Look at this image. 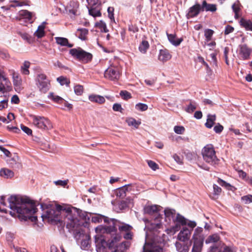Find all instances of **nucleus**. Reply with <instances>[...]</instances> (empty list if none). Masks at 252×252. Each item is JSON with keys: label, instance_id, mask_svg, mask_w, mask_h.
<instances>
[{"label": "nucleus", "instance_id": "nucleus-56", "mask_svg": "<svg viewBox=\"0 0 252 252\" xmlns=\"http://www.w3.org/2000/svg\"><path fill=\"white\" fill-rule=\"evenodd\" d=\"M229 52L228 47H225L223 51V57L225 59V62L227 65H229V61L228 59V54Z\"/></svg>", "mask_w": 252, "mask_h": 252}, {"label": "nucleus", "instance_id": "nucleus-24", "mask_svg": "<svg viewBox=\"0 0 252 252\" xmlns=\"http://www.w3.org/2000/svg\"><path fill=\"white\" fill-rule=\"evenodd\" d=\"M32 13L27 10H22L19 12V20L25 19L27 21L32 22Z\"/></svg>", "mask_w": 252, "mask_h": 252}, {"label": "nucleus", "instance_id": "nucleus-54", "mask_svg": "<svg viewBox=\"0 0 252 252\" xmlns=\"http://www.w3.org/2000/svg\"><path fill=\"white\" fill-rule=\"evenodd\" d=\"M120 94L125 99H128L131 97L130 94L126 91H122Z\"/></svg>", "mask_w": 252, "mask_h": 252}, {"label": "nucleus", "instance_id": "nucleus-33", "mask_svg": "<svg viewBox=\"0 0 252 252\" xmlns=\"http://www.w3.org/2000/svg\"><path fill=\"white\" fill-rule=\"evenodd\" d=\"M216 120V117L215 115L208 114L207 116V122L205 123V126L207 128H211Z\"/></svg>", "mask_w": 252, "mask_h": 252}, {"label": "nucleus", "instance_id": "nucleus-51", "mask_svg": "<svg viewBox=\"0 0 252 252\" xmlns=\"http://www.w3.org/2000/svg\"><path fill=\"white\" fill-rule=\"evenodd\" d=\"M68 180H58L55 181L54 182V183L56 186H60L62 187H64L68 183Z\"/></svg>", "mask_w": 252, "mask_h": 252}, {"label": "nucleus", "instance_id": "nucleus-29", "mask_svg": "<svg viewBox=\"0 0 252 252\" xmlns=\"http://www.w3.org/2000/svg\"><path fill=\"white\" fill-rule=\"evenodd\" d=\"M202 11L204 10L206 11L214 12L217 10L216 5L214 4H208L205 0L202 2V4L201 5Z\"/></svg>", "mask_w": 252, "mask_h": 252}, {"label": "nucleus", "instance_id": "nucleus-61", "mask_svg": "<svg viewBox=\"0 0 252 252\" xmlns=\"http://www.w3.org/2000/svg\"><path fill=\"white\" fill-rule=\"evenodd\" d=\"M87 1L89 5V7L94 6L96 5L100 4L98 2V0H87Z\"/></svg>", "mask_w": 252, "mask_h": 252}, {"label": "nucleus", "instance_id": "nucleus-59", "mask_svg": "<svg viewBox=\"0 0 252 252\" xmlns=\"http://www.w3.org/2000/svg\"><path fill=\"white\" fill-rule=\"evenodd\" d=\"M223 129V127L222 126L220 125V124H218L216 126H215L214 127V130L215 132L217 133H220Z\"/></svg>", "mask_w": 252, "mask_h": 252}, {"label": "nucleus", "instance_id": "nucleus-41", "mask_svg": "<svg viewBox=\"0 0 252 252\" xmlns=\"http://www.w3.org/2000/svg\"><path fill=\"white\" fill-rule=\"evenodd\" d=\"M220 240V236L217 234L210 236L206 240V243H216Z\"/></svg>", "mask_w": 252, "mask_h": 252}, {"label": "nucleus", "instance_id": "nucleus-35", "mask_svg": "<svg viewBox=\"0 0 252 252\" xmlns=\"http://www.w3.org/2000/svg\"><path fill=\"white\" fill-rule=\"evenodd\" d=\"M164 212L166 221L167 219H168L170 221L171 218H174L176 213L175 210L170 209H165L164 211Z\"/></svg>", "mask_w": 252, "mask_h": 252}, {"label": "nucleus", "instance_id": "nucleus-27", "mask_svg": "<svg viewBox=\"0 0 252 252\" xmlns=\"http://www.w3.org/2000/svg\"><path fill=\"white\" fill-rule=\"evenodd\" d=\"M160 206L158 205H148L146 206L144 208V213L152 215L155 213H157V212L158 211Z\"/></svg>", "mask_w": 252, "mask_h": 252}, {"label": "nucleus", "instance_id": "nucleus-20", "mask_svg": "<svg viewBox=\"0 0 252 252\" xmlns=\"http://www.w3.org/2000/svg\"><path fill=\"white\" fill-rule=\"evenodd\" d=\"M166 35L169 41L174 46H179L183 41L182 38H177L176 35L174 34H169L168 32H166Z\"/></svg>", "mask_w": 252, "mask_h": 252}, {"label": "nucleus", "instance_id": "nucleus-10", "mask_svg": "<svg viewBox=\"0 0 252 252\" xmlns=\"http://www.w3.org/2000/svg\"><path fill=\"white\" fill-rule=\"evenodd\" d=\"M120 76V69L117 66L111 65L104 72V77L111 81L118 80Z\"/></svg>", "mask_w": 252, "mask_h": 252}, {"label": "nucleus", "instance_id": "nucleus-13", "mask_svg": "<svg viewBox=\"0 0 252 252\" xmlns=\"http://www.w3.org/2000/svg\"><path fill=\"white\" fill-rule=\"evenodd\" d=\"M201 5L199 3H196L192 6L190 7L187 14L188 19L196 17L200 11H202Z\"/></svg>", "mask_w": 252, "mask_h": 252}, {"label": "nucleus", "instance_id": "nucleus-8", "mask_svg": "<svg viewBox=\"0 0 252 252\" xmlns=\"http://www.w3.org/2000/svg\"><path fill=\"white\" fill-rule=\"evenodd\" d=\"M69 53L74 58L83 63L90 62L93 57L91 53L85 51L80 48L71 49L69 51Z\"/></svg>", "mask_w": 252, "mask_h": 252}, {"label": "nucleus", "instance_id": "nucleus-46", "mask_svg": "<svg viewBox=\"0 0 252 252\" xmlns=\"http://www.w3.org/2000/svg\"><path fill=\"white\" fill-rule=\"evenodd\" d=\"M203 244L193 243L192 252H201Z\"/></svg>", "mask_w": 252, "mask_h": 252}, {"label": "nucleus", "instance_id": "nucleus-39", "mask_svg": "<svg viewBox=\"0 0 252 252\" xmlns=\"http://www.w3.org/2000/svg\"><path fill=\"white\" fill-rule=\"evenodd\" d=\"M149 47V44L148 41L143 40L140 43L139 46V50L142 53H145Z\"/></svg>", "mask_w": 252, "mask_h": 252}, {"label": "nucleus", "instance_id": "nucleus-23", "mask_svg": "<svg viewBox=\"0 0 252 252\" xmlns=\"http://www.w3.org/2000/svg\"><path fill=\"white\" fill-rule=\"evenodd\" d=\"M171 58V55L167 50H160L158 55V59L162 62H166L169 60Z\"/></svg>", "mask_w": 252, "mask_h": 252}, {"label": "nucleus", "instance_id": "nucleus-22", "mask_svg": "<svg viewBox=\"0 0 252 252\" xmlns=\"http://www.w3.org/2000/svg\"><path fill=\"white\" fill-rule=\"evenodd\" d=\"M88 8L90 15L94 17L101 16L100 4L96 5L94 6H90Z\"/></svg>", "mask_w": 252, "mask_h": 252}, {"label": "nucleus", "instance_id": "nucleus-37", "mask_svg": "<svg viewBox=\"0 0 252 252\" xmlns=\"http://www.w3.org/2000/svg\"><path fill=\"white\" fill-rule=\"evenodd\" d=\"M0 81H3L5 85L8 86L10 84L8 78L6 76V73L1 68H0Z\"/></svg>", "mask_w": 252, "mask_h": 252}, {"label": "nucleus", "instance_id": "nucleus-48", "mask_svg": "<svg viewBox=\"0 0 252 252\" xmlns=\"http://www.w3.org/2000/svg\"><path fill=\"white\" fill-rule=\"evenodd\" d=\"M174 132L178 134H182L185 131V128L183 126H176L174 127Z\"/></svg>", "mask_w": 252, "mask_h": 252}, {"label": "nucleus", "instance_id": "nucleus-36", "mask_svg": "<svg viewBox=\"0 0 252 252\" xmlns=\"http://www.w3.org/2000/svg\"><path fill=\"white\" fill-rule=\"evenodd\" d=\"M31 63L29 61H25L21 67V71L23 74L29 75L30 71L29 68L30 66Z\"/></svg>", "mask_w": 252, "mask_h": 252}, {"label": "nucleus", "instance_id": "nucleus-5", "mask_svg": "<svg viewBox=\"0 0 252 252\" xmlns=\"http://www.w3.org/2000/svg\"><path fill=\"white\" fill-rule=\"evenodd\" d=\"M64 206L57 205L55 207H48L41 216L43 221L51 223L57 224L62 221V215Z\"/></svg>", "mask_w": 252, "mask_h": 252}, {"label": "nucleus", "instance_id": "nucleus-45", "mask_svg": "<svg viewBox=\"0 0 252 252\" xmlns=\"http://www.w3.org/2000/svg\"><path fill=\"white\" fill-rule=\"evenodd\" d=\"M74 91L76 95H80L83 93L84 88L82 85H76L74 87Z\"/></svg>", "mask_w": 252, "mask_h": 252}, {"label": "nucleus", "instance_id": "nucleus-62", "mask_svg": "<svg viewBox=\"0 0 252 252\" xmlns=\"http://www.w3.org/2000/svg\"><path fill=\"white\" fill-rule=\"evenodd\" d=\"M173 158L177 163H178L179 164H182V158L180 157H179L176 154H175L173 156Z\"/></svg>", "mask_w": 252, "mask_h": 252}, {"label": "nucleus", "instance_id": "nucleus-64", "mask_svg": "<svg viewBox=\"0 0 252 252\" xmlns=\"http://www.w3.org/2000/svg\"><path fill=\"white\" fill-rule=\"evenodd\" d=\"M11 101L12 103L14 104H18L20 101L19 97L17 95H13L11 98Z\"/></svg>", "mask_w": 252, "mask_h": 252}, {"label": "nucleus", "instance_id": "nucleus-49", "mask_svg": "<svg viewBox=\"0 0 252 252\" xmlns=\"http://www.w3.org/2000/svg\"><path fill=\"white\" fill-rule=\"evenodd\" d=\"M136 109L141 111H144L148 109V105L144 103H139L135 105Z\"/></svg>", "mask_w": 252, "mask_h": 252}, {"label": "nucleus", "instance_id": "nucleus-3", "mask_svg": "<svg viewBox=\"0 0 252 252\" xmlns=\"http://www.w3.org/2000/svg\"><path fill=\"white\" fill-rule=\"evenodd\" d=\"M79 213L80 211L77 208L64 206L62 214L63 218H62V221H61L66 224V228L70 232H73L74 237L77 240L84 236L83 230L81 226L82 222L80 220Z\"/></svg>", "mask_w": 252, "mask_h": 252}, {"label": "nucleus", "instance_id": "nucleus-31", "mask_svg": "<svg viewBox=\"0 0 252 252\" xmlns=\"http://www.w3.org/2000/svg\"><path fill=\"white\" fill-rule=\"evenodd\" d=\"M88 34V30L85 28L78 29L76 32V35L82 40L86 39Z\"/></svg>", "mask_w": 252, "mask_h": 252}, {"label": "nucleus", "instance_id": "nucleus-57", "mask_svg": "<svg viewBox=\"0 0 252 252\" xmlns=\"http://www.w3.org/2000/svg\"><path fill=\"white\" fill-rule=\"evenodd\" d=\"M21 128L22 130L26 133H27L28 135H30L32 134V129L29 128L28 127L24 125H21Z\"/></svg>", "mask_w": 252, "mask_h": 252}, {"label": "nucleus", "instance_id": "nucleus-16", "mask_svg": "<svg viewBox=\"0 0 252 252\" xmlns=\"http://www.w3.org/2000/svg\"><path fill=\"white\" fill-rule=\"evenodd\" d=\"M12 78L13 84L15 87V89L17 92L21 91L22 88L21 85L22 83V79L17 72H16L14 70H12Z\"/></svg>", "mask_w": 252, "mask_h": 252}, {"label": "nucleus", "instance_id": "nucleus-63", "mask_svg": "<svg viewBox=\"0 0 252 252\" xmlns=\"http://www.w3.org/2000/svg\"><path fill=\"white\" fill-rule=\"evenodd\" d=\"M113 109L115 111H121L122 108L121 104L115 103L113 106Z\"/></svg>", "mask_w": 252, "mask_h": 252}, {"label": "nucleus", "instance_id": "nucleus-43", "mask_svg": "<svg viewBox=\"0 0 252 252\" xmlns=\"http://www.w3.org/2000/svg\"><path fill=\"white\" fill-rule=\"evenodd\" d=\"M58 82L60 83L61 85H66V86H68L70 84V80L67 79L66 77H64L63 76H60L57 79Z\"/></svg>", "mask_w": 252, "mask_h": 252}, {"label": "nucleus", "instance_id": "nucleus-19", "mask_svg": "<svg viewBox=\"0 0 252 252\" xmlns=\"http://www.w3.org/2000/svg\"><path fill=\"white\" fill-rule=\"evenodd\" d=\"M79 6V4L78 1L73 0L70 1L67 5V8L69 12L70 13H72L74 15H77Z\"/></svg>", "mask_w": 252, "mask_h": 252}, {"label": "nucleus", "instance_id": "nucleus-18", "mask_svg": "<svg viewBox=\"0 0 252 252\" xmlns=\"http://www.w3.org/2000/svg\"><path fill=\"white\" fill-rule=\"evenodd\" d=\"M239 55L243 60H247L249 58L251 53V50L246 45H241L239 46Z\"/></svg>", "mask_w": 252, "mask_h": 252}, {"label": "nucleus", "instance_id": "nucleus-28", "mask_svg": "<svg viewBox=\"0 0 252 252\" xmlns=\"http://www.w3.org/2000/svg\"><path fill=\"white\" fill-rule=\"evenodd\" d=\"M239 24L246 30L252 31V22L251 20L241 18L239 21Z\"/></svg>", "mask_w": 252, "mask_h": 252}, {"label": "nucleus", "instance_id": "nucleus-25", "mask_svg": "<svg viewBox=\"0 0 252 252\" xmlns=\"http://www.w3.org/2000/svg\"><path fill=\"white\" fill-rule=\"evenodd\" d=\"M241 5L239 1H236L232 5V9L235 13L234 18L236 19H238L241 17V14H240L241 11Z\"/></svg>", "mask_w": 252, "mask_h": 252}, {"label": "nucleus", "instance_id": "nucleus-52", "mask_svg": "<svg viewBox=\"0 0 252 252\" xmlns=\"http://www.w3.org/2000/svg\"><path fill=\"white\" fill-rule=\"evenodd\" d=\"M221 192V189L216 184L213 185V194L214 195H219Z\"/></svg>", "mask_w": 252, "mask_h": 252}, {"label": "nucleus", "instance_id": "nucleus-47", "mask_svg": "<svg viewBox=\"0 0 252 252\" xmlns=\"http://www.w3.org/2000/svg\"><path fill=\"white\" fill-rule=\"evenodd\" d=\"M217 182L220 185L225 188L228 189H230V188L232 187V186L229 183H226L221 179L218 178L217 180Z\"/></svg>", "mask_w": 252, "mask_h": 252}, {"label": "nucleus", "instance_id": "nucleus-38", "mask_svg": "<svg viewBox=\"0 0 252 252\" xmlns=\"http://www.w3.org/2000/svg\"><path fill=\"white\" fill-rule=\"evenodd\" d=\"M95 26L99 29L102 32H108L106 23L101 20L96 23Z\"/></svg>", "mask_w": 252, "mask_h": 252}, {"label": "nucleus", "instance_id": "nucleus-21", "mask_svg": "<svg viewBox=\"0 0 252 252\" xmlns=\"http://www.w3.org/2000/svg\"><path fill=\"white\" fill-rule=\"evenodd\" d=\"M89 99L92 102L103 104L105 101V98L101 95L92 94L89 96Z\"/></svg>", "mask_w": 252, "mask_h": 252}, {"label": "nucleus", "instance_id": "nucleus-2", "mask_svg": "<svg viewBox=\"0 0 252 252\" xmlns=\"http://www.w3.org/2000/svg\"><path fill=\"white\" fill-rule=\"evenodd\" d=\"M10 208L14 212L10 211L12 216L17 217L20 220H30L35 222L36 216L32 215L37 209L33 202L27 197L11 195L8 199Z\"/></svg>", "mask_w": 252, "mask_h": 252}, {"label": "nucleus", "instance_id": "nucleus-14", "mask_svg": "<svg viewBox=\"0 0 252 252\" xmlns=\"http://www.w3.org/2000/svg\"><path fill=\"white\" fill-rule=\"evenodd\" d=\"M48 97L56 102L63 104L64 107H67L69 110L72 108V105L71 104L68 103L67 101L64 100L62 97L55 95L53 93H50L49 94Z\"/></svg>", "mask_w": 252, "mask_h": 252}, {"label": "nucleus", "instance_id": "nucleus-26", "mask_svg": "<svg viewBox=\"0 0 252 252\" xmlns=\"http://www.w3.org/2000/svg\"><path fill=\"white\" fill-rule=\"evenodd\" d=\"M56 42L62 46H67L71 48L73 46V44L69 43L68 39L65 37H55Z\"/></svg>", "mask_w": 252, "mask_h": 252}, {"label": "nucleus", "instance_id": "nucleus-9", "mask_svg": "<svg viewBox=\"0 0 252 252\" xmlns=\"http://www.w3.org/2000/svg\"><path fill=\"white\" fill-rule=\"evenodd\" d=\"M35 84L39 91L43 93H46L50 89V81L47 76L43 73L37 74L35 78Z\"/></svg>", "mask_w": 252, "mask_h": 252}, {"label": "nucleus", "instance_id": "nucleus-11", "mask_svg": "<svg viewBox=\"0 0 252 252\" xmlns=\"http://www.w3.org/2000/svg\"><path fill=\"white\" fill-rule=\"evenodd\" d=\"M173 220L174 222H177V223L175 225V226L172 227V229L169 230L167 229L166 230L168 233H169L168 231H170V232L173 233V234L175 233L176 232L179 230L180 227V225H185L187 223V220L179 213L177 214L175 219H174Z\"/></svg>", "mask_w": 252, "mask_h": 252}, {"label": "nucleus", "instance_id": "nucleus-44", "mask_svg": "<svg viewBox=\"0 0 252 252\" xmlns=\"http://www.w3.org/2000/svg\"><path fill=\"white\" fill-rule=\"evenodd\" d=\"M214 32V31L211 29H206L205 30L204 35L207 41H209L212 39Z\"/></svg>", "mask_w": 252, "mask_h": 252}, {"label": "nucleus", "instance_id": "nucleus-30", "mask_svg": "<svg viewBox=\"0 0 252 252\" xmlns=\"http://www.w3.org/2000/svg\"><path fill=\"white\" fill-rule=\"evenodd\" d=\"M14 175V172L7 168H3L0 170V176L4 178H11Z\"/></svg>", "mask_w": 252, "mask_h": 252}, {"label": "nucleus", "instance_id": "nucleus-34", "mask_svg": "<svg viewBox=\"0 0 252 252\" xmlns=\"http://www.w3.org/2000/svg\"><path fill=\"white\" fill-rule=\"evenodd\" d=\"M126 122L128 126H133L135 128H137L141 124V122L136 121L133 118H126Z\"/></svg>", "mask_w": 252, "mask_h": 252}, {"label": "nucleus", "instance_id": "nucleus-12", "mask_svg": "<svg viewBox=\"0 0 252 252\" xmlns=\"http://www.w3.org/2000/svg\"><path fill=\"white\" fill-rule=\"evenodd\" d=\"M135 187L133 184H128L119 188L116 190L115 193L117 197L120 198H124L126 195V192L132 190Z\"/></svg>", "mask_w": 252, "mask_h": 252}, {"label": "nucleus", "instance_id": "nucleus-4", "mask_svg": "<svg viewBox=\"0 0 252 252\" xmlns=\"http://www.w3.org/2000/svg\"><path fill=\"white\" fill-rule=\"evenodd\" d=\"M157 216L154 220L146 224V228L153 233V238L150 242L146 241L143 246L144 252H163L162 248V243L161 240H158L160 237L159 229L161 228V215L156 214Z\"/></svg>", "mask_w": 252, "mask_h": 252}, {"label": "nucleus", "instance_id": "nucleus-53", "mask_svg": "<svg viewBox=\"0 0 252 252\" xmlns=\"http://www.w3.org/2000/svg\"><path fill=\"white\" fill-rule=\"evenodd\" d=\"M149 166L153 170L155 171L158 169V165L152 160H148L147 161Z\"/></svg>", "mask_w": 252, "mask_h": 252}, {"label": "nucleus", "instance_id": "nucleus-32", "mask_svg": "<svg viewBox=\"0 0 252 252\" xmlns=\"http://www.w3.org/2000/svg\"><path fill=\"white\" fill-rule=\"evenodd\" d=\"M45 23L43 22L41 25H39L37 30L34 32V35L38 38H41L45 35Z\"/></svg>", "mask_w": 252, "mask_h": 252}, {"label": "nucleus", "instance_id": "nucleus-60", "mask_svg": "<svg viewBox=\"0 0 252 252\" xmlns=\"http://www.w3.org/2000/svg\"><path fill=\"white\" fill-rule=\"evenodd\" d=\"M234 30V29L233 27L230 25H227L226 26L225 31H224V34H228L231 32H232Z\"/></svg>", "mask_w": 252, "mask_h": 252}, {"label": "nucleus", "instance_id": "nucleus-50", "mask_svg": "<svg viewBox=\"0 0 252 252\" xmlns=\"http://www.w3.org/2000/svg\"><path fill=\"white\" fill-rule=\"evenodd\" d=\"M242 200L245 204L252 203V195H247L241 197Z\"/></svg>", "mask_w": 252, "mask_h": 252}, {"label": "nucleus", "instance_id": "nucleus-17", "mask_svg": "<svg viewBox=\"0 0 252 252\" xmlns=\"http://www.w3.org/2000/svg\"><path fill=\"white\" fill-rule=\"evenodd\" d=\"M191 230L187 227H184L178 235V239L182 242H186L189 239L191 233Z\"/></svg>", "mask_w": 252, "mask_h": 252}, {"label": "nucleus", "instance_id": "nucleus-6", "mask_svg": "<svg viewBox=\"0 0 252 252\" xmlns=\"http://www.w3.org/2000/svg\"><path fill=\"white\" fill-rule=\"evenodd\" d=\"M30 121L35 127L42 130H49L53 128L50 121L43 116L30 114Z\"/></svg>", "mask_w": 252, "mask_h": 252}, {"label": "nucleus", "instance_id": "nucleus-55", "mask_svg": "<svg viewBox=\"0 0 252 252\" xmlns=\"http://www.w3.org/2000/svg\"><path fill=\"white\" fill-rule=\"evenodd\" d=\"M18 34L21 37L27 41H29L31 40L30 35L26 32H18Z\"/></svg>", "mask_w": 252, "mask_h": 252}, {"label": "nucleus", "instance_id": "nucleus-58", "mask_svg": "<svg viewBox=\"0 0 252 252\" xmlns=\"http://www.w3.org/2000/svg\"><path fill=\"white\" fill-rule=\"evenodd\" d=\"M107 11L108 13V17L111 20H113L114 19V8L112 7H109L107 9Z\"/></svg>", "mask_w": 252, "mask_h": 252}, {"label": "nucleus", "instance_id": "nucleus-40", "mask_svg": "<svg viewBox=\"0 0 252 252\" xmlns=\"http://www.w3.org/2000/svg\"><path fill=\"white\" fill-rule=\"evenodd\" d=\"M197 108V104L194 101H191L185 108V111L189 113H192Z\"/></svg>", "mask_w": 252, "mask_h": 252}, {"label": "nucleus", "instance_id": "nucleus-7", "mask_svg": "<svg viewBox=\"0 0 252 252\" xmlns=\"http://www.w3.org/2000/svg\"><path fill=\"white\" fill-rule=\"evenodd\" d=\"M202 155L203 160L210 165L215 166L218 163L219 159L212 145L205 146L202 150Z\"/></svg>", "mask_w": 252, "mask_h": 252}, {"label": "nucleus", "instance_id": "nucleus-15", "mask_svg": "<svg viewBox=\"0 0 252 252\" xmlns=\"http://www.w3.org/2000/svg\"><path fill=\"white\" fill-rule=\"evenodd\" d=\"M202 232L203 228L202 227H197L195 229L192 239L193 243L203 244L204 236Z\"/></svg>", "mask_w": 252, "mask_h": 252}, {"label": "nucleus", "instance_id": "nucleus-42", "mask_svg": "<svg viewBox=\"0 0 252 252\" xmlns=\"http://www.w3.org/2000/svg\"><path fill=\"white\" fill-rule=\"evenodd\" d=\"M85 239L83 240L81 242V248L82 249H88L89 247V236H85Z\"/></svg>", "mask_w": 252, "mask_h": 252}, {"label": "nucleus", "instance_id": "nucleus-1", "mask_svg": "<svg viewBox=\"0 0 252 252\" xmlns=\"http://www.w3.org/2000/svg\"><path fill=\"white\" fill-rule=\"evenodd\" d=\"M112 226L97 227L96 230H98L103 232V235H97L95 236V243L97 249H109L115 247L117 243L121 240V236L116 234V227H118L121 234L126 240H131L133 233L132 231L133 227L128 224L121 222L118 220H112Z\"/></svg>", "mask_w": 252, "mask_h": 252}]
</instances>
